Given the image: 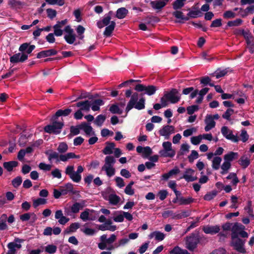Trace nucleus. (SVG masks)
I'll return each mask as SVG.
<instances>
[{
	"label": "nucleus",
	"instance_id": "nucleus-18",
	"mask_svg": "<svg viewBox=\"0 0 254 254\" xmlns=\"http://www.w3.org/2000/svg\"><path fill=\"white\" fill-rule=\"evenodd\" d=\"M104 198L109 201V203L112 205H116L118 204L121 200V198L114 193L109 194L108 195H104Z\"/></svg>",
	"mask_w": 254,
	"mask_h": 254
},
{
	"label": "nucleus",
	"instance_id": "nucleus-38",
	"mask_svg": "<svg viewBox=\"0 0 254 254\" xmlns=\"http://www.w3.org/2000/svg\"><path fill=\"white\" fill-rule=\"evenodd\" d=\"M117 237L115 234H112L110 238H107L106 235H103L100 237V240L101 241H105L106 244H111L113 243L116 240Z\"/></svg>",
	"mask_w": 254,
	"mask_h": 254
},
{
	"label": "nucleus",
	"instance_id": "nucleus-45",
	"mask_svg": "<svg viewBox=\"0 0 254 254\" xmlns=\"http://www.w3.org/2000/svg\"><path fill=\"white\" fill-rule=\"evenodd\" d=\"M157 90V88L154 85L145 86V93L149 96H151L153 95Z\"/></svg>",
	"mask_w": 254,
	"mask_h": 254
},
{
	"label": "nucleus",
	"instance_id": "nucleus-46",
	"mask_svg": "<svg viewBox=\"0 0 254 254\" xmlns=\"http://www.w3.org/2000/svg\"><path fill=\"white\" fill-rule=\"evenodd\" d=\"M194 199L191 197L185 198L183 197H180L179 199V205H187L192 203Z\"/></svg>",
	"mask_w": 254,
	"mask_h": 254
},
{
	"label": "nucleus",
	"instance_id": "nucleus-12",
	"mask_svg": "<svg viewBox=\"0 0 254 254\" xmlns=\"http://www.w3.org/2000/svg\"><path fill=\"white\" fill-rule=\"evenodd\" d=\"M28 59V56L24 53H18L10 58V62L13 64L23 63Z\"/></svg>",
	"mask_w": 254,
	"mask_h": 254
},
{
	"label": "nucleus",
	"instance_id": "nucleus-30",
	"mask_svg": "<svg viewBox=\"0 0 254 254\" xmlns=\"http://www.w3.org/2000/svg\"><path fill=\"white\" fill-rule=\"evenodd\" d=\"M77 107H80L81 110L89 111L91 106V103L88 100L79 102L76 103Z\"/></svg>",
	"mask_w": 254,
	"mask_h": 254
},
{
	"label": "nucleus",
	"instance_id": "nucleus-60",
	"mask_svg": "<svg viewBox=\"0 0 254 254\" xmlns=\"http://www.w3.org/2000/svg\"><path fill=\"white\" fill-rule=\"evenodd\" d=\"M234 113V110L231 108L228 109L225 112L224 114H223L222 117L227 120H230V117L231 115H232Z\"/></svg>",
	"mask_w": 254,
	"mask_h": 254
},
{
	"label": "nucleus",
	"instance_id": "nucleus-1",
	"mask_svg": "<svg viewBox=\"0 0 254 254\" xmlns=\"http://www.w3.org/2000/svg\"><path fill=\"white\" fill-rule=\"evenodd\" d=\"M132 91L130 90H127L125 93L127 97H130V100L128 102L126 108V111L128 113L133 108H135L137 110H142L145 108V99L140 98L137 102L138 99V94L135 92L132 95Z\"/></svg>",
	"mask_w": 254,
	"mask_h": 254
},
{
	"label": "nucleus",
	"instance_id": "nucleus-33",
	"mask_svg": "<svg viewBox=\"0 0 254 254\" xmlns=\"http://www.w3.org/2000/svg\"><path fill=\"white\" fill-rule=\"evenodd\" d=\"M115 22L112 21L110 23V24L106 27L104 32V35L106 37H110L115 29Z\"/></svg>",
	"mask_w": 254,
	"mask_h": 254
},
{
	"label": "nucleus",
	"instance_id": "nucleus-9",
	"mask_svg": "<svg viewBox=\"0 0 254 254\" xmlns=\"http://www.w3.org/2000/svg\"><path fill=\"white\" fill-rule=\"evenodd\" d=\"M232 245L236 251L242 254H245L246 252L244 248L245 241L238 238H232Z\"/></svg>",
	"mask_w": 254,
	"mask_h": 254
},
{
	"label": "nucleus",
	"instance_id": "nucleus-5",
	"mask_svg": "<svg viewBox=\"0 0 254 254\" xmlns=\"http://www.w3.org/2000/svg\"><path fill=\"white\" fill-rule=\"evenodd\" d=\"M64 126L63 122H54L52 124L45 127L44 130L49 133L59 134Z\"/></svg>",
	"mask_w": 254,
	"mask_h": 254
},
{
	"label": "nucleus",
	"instance_id": "nucleus-21",
	"mask_svg": "<svg viewBox=\"0 0 254 254\" xmlns=\"http://www.w3.org/2000/svg\"><path fill=\"white\" fill-rule=\"evenodd\" d=\"M202 230L206 234L214 235L218 233L220 231V226L218 225L206 226L203 228Z\"/></svg>",
	"mask_w": 254,
	"mask_h": 254
},
{
	"label": "nucleus",
	"instance_id": "nucleus-42",
	"mask_svg": "<svg viewBox=\"0 0 254 254\" xmlns=\"http://www.w3.org/2000/svg\"><path fill=\"white\" fill-rule=\"evenodd\" d=\"M222 161V159L220 157H215L212 160V167L214 170H218L220 168V165Z\"/></svg>",
	"mask_w": 254,
	"mask_h": 254
},
{
	"label": "nucleus",
	"instance_id": "nucleus-36",
	"mask_svg": "<svg viewBox=\"0 0 254 254\" xmlns=\"http://www.w3.org/2000/svg\"><path fill=\"white\" fill-rule=\"evenodd\" d=\"M128 12V10L125 7H121L117 10L116 16L119 19H123L126 16Z\"/></svg>",
	"mask_w": 254,
	"mask_h": 254
},
{
	"label": "nucleus",
	"instance_id": "nucleus-57",
	"mask_svg": "<svg viewBox=\"0 0 254 254\" xmlns=\"http://www.w3.org/2000/svg\"><path fill=\"white\" fill-rule=\"evenodd\" d=\"M173 15L178 19H180L183 20H188L189 17L185 16L183 12L180 11H176L173 12Z\"/></svg>",
	"mask_w": 254,
	"mask_h": 254
},
{
	"label": "nucleus",
	"instance_id": "nucleus-6",
	"mask_svg": "<svg viewBox=\"0 0 254 254\" xmlns=\"http://www.w3.org/2000/svg\"><path fill=\"white\" fill-rule=\"evenodd\" d=\"M199 242V240L198 236L193 234H191L190 236L186 238V248L190 251H193L196 248Z\"/></svg>",
	"mask_w": 254,
	"mask_h": 254
},
{
	"label": "nucleus",
	"instance_id": "nucleus-20",
	"mask_svg": "<svg viewBox=\"0 0 254 254\" xmlns=\"http://www.w3.org/2000/svg\"><path fill=\"white\" fill-rule=\"evenodd\" d=\"M55 217L58 220V222L62 225H64L69 221L68 218L64 216L62 210H58L56 211Z\"/></svg>",
	"mask_w": 254,
	"mask_h": 254
},
{
	"label": "nucleus",
	"instance_id": "nucleus-47",
	"mask_svg": "<svg viewBox=\"0 0 254 254\" xmlns=\"http://www.w3.org/2000/svg\"><path fill=\"white\" fill-rule=\"evenodd\" d=\"M46 154L48 155V159L49 161H51L53 159L57 160V161H59V156L58 153L55 151H48L47 152Z\"/></svg>",
	"mask_w": 254,
	"mask_h": 254
},
{
	"label": "nucleus",
	"instance_id": "nucleus-2",
	"mask_svg": "<svg viewBox=\"0 0 254 254\" xmlns=\"http://www.w3.org/2000/svg\"><path fill=\"white\" fill-rule=\"evenodd\" d=\"M84 168L82 166H78L76 171H74L73 165L67 166L65 170V173L68 175L69 178L75 183H79L81 180V174L83 172Z\"/></svg>",
	"mask_w": 254,
	"mask_h": 254
},
{
	"label": "nucleus",
	"instance_id": "nucleus-10",
	"mask_svg": "<svg viewBox=\"0 0 254 254\" xmlns=\"http://www.w3.org/2000/svg\"><path fill=\"white\" fill-rule=\"evenodd\" d=\"M175 132V127L173 126L166 125L162 127L159 131V134L164 136L165 138L168 139L172 134Z\"/></svg>",
	"mask_w": 254,
	"mask_h": 254
},
{
	"label": "nucleus",
	"instance_id": "nucleus-48",
	"mask_svg": "<svg viewBox=\"0 0 254 254\" xmlns=\"http://www.w3.org/2000/svg\"><path fill=\"white\" fill-rule=\"evenodd\" d=\"M47 203V199L43 198H38L33 201V206L34 208H36L40 205H43Z\"/></svg>",
	"mask_w": 254,
	"mask_h": 254
},
{
	"label": "nucleus",
	"instance_id": "nucleus-59",
	"mask_svg": "<svg viewBox=\"0 0 254 254\" xmlns=\"http://www.w3.org/2000/svg\"><path fill=\"white\" fill-rule=\"evenodd\" d=\"M242 22V20L239 18L233 21H230L228 22L227 25L229 27L238 26L239 25H241Z\"/></svg>",
	"mask_w": 254,
	"mask_h": 254
},
{
	"label": "nucleus",
	"instance_id": "nucleus-24",
	"mask_svg": "<svg viewBox=\"0 0 254 254\" xmlns=\"http://www.w3.org/2000/svg\"><path fill=\"white\" fill-rule=\"evenodd\" d=\"M116 160L112 156H107L105 159V164L102 166L101 170L106 168L114 167Z\"/></svg>",
	"mask_w": 254,
	"mask_h": 254
},
{
	"label": "nucleus",
	"instance_id": "nucleus-8",
	"mask_svg": "<svg viewBox=\"0 0 254 254\" xmlns=\"http://www.w3.org/2000/svg\"><path fill=\"white\" fill-rule=\"evenodd\" d=\"M221 131L223 135L227 139L230 140L234 142H237L239 140L238 136L234 135L232 130L229 129L227 127H222Z\"/></svg>",
	"mask_w": 254,
	"mask_h": 254
},
{
	"label": "nucleus",
	"instance_id": "nucleus-37",
	"mask_svg": "<svg viewBox=\"0 0 254 254\" xmlns=\"http://www.w3.org/2000/svg\"><path fill=\"white\" fill-rule=\"evenodd\" d=\"M18 162L15 161H11L9 162H6L3 163V167L7 171H11L13 168L16 167L18 165Z\"/></svg>",
	"mask_w": 254,
	"mask_h": 254
},
{
	"label": "nucleus",
	"instance_id": "nucleus-25",
	"mask_svg": "<svg viewBox=\"0 0 254 254\" xmlns=\"http://www.w3.org/2000/svg\"><path fill=\"white\" fill-rule=\"evenodd\" d=\"M8 250L6 254H16L17 250L21 248V245L14 242H10L7 245Z\"/></svg>",
	"mask_w": 254,
	"mask_h": 254
},
{
	"label": "nucleus",
	"instance_id": "nucleus-13",
	"mask_svg": "<svg viewBox=\"0 0 254 254\" xmlns=\"http://www.w3.org/2000/svg\"><path fill=\"white\" fill-rule=\"evenodd\" d=\"M178 91L176 89H173L170 92L165 94V97L172 103L178 102L180 97L177 95Z\"/></svg>",
	"mask_w": 254,
	"mask_h": 254
},
{
	"label": "nucleus",
	"instance_id": "nucleus-35",
	"mask_svg": "<svg viewBox=\"0 0 254 254\" xmlns=\"http://www.w3.org/2000/svg\"><path fill=\"white\" fill-rule=\"evenodd\" d=\"M104 104V102L101 99H97L91 103V107L93 111H97L100 110V107Z\"/></svg>",
	"mask_w": 254,
	"mask_h": 254
},
{
	"label": "nucleus",
	"instance_id": "nucleus-15",
	"mask_svg": "<svg viewBox=\"0 0 254 254\" xmlns=\"http://www.w3.org/2000/svg\"><path fill=\"white\" fill-rule=\"evenodd\" d=\"M243 229H245V226L240 223H236L233 225L231 228L232 238H238V236Z\"/></svg>",
	"mask_w": 254,
	"mask_h": 254
},
{
	"label": "nucleus",
	"instance_id": "nucleus-14",
	"mask_svg": "<svg viewBox=\"0 0 254 254\" xmlns=\"http://www.w3.org/2000/svg\"><path fill=\"white\" fill-rule=\"evenodd\" d=\"M169 0H155L150 2L151 6L155 10H161L169 2Z\"/></svg>",
	"mask_w": 254,
	"mask_h": 254
},
{
	"label": "nucleus",
	"instance_id": "nucleus-62",
	"mask_svg": "<svg viewBox=\"0 0 254 254\" xmlns=\"http://www.w3.org/2000/svg\"><path fill=\"white\" fill-rule=\"evenodd\" d=\"M116 185L120 188H122L125 186V182L123 178L120 177H116L115 179Z\"/></svg>",
	"mask_w": 254,
	"mask_h": 254
},
{
	"label": "nucleus",
	"instance_id": "nucleus-49",
	"mask_svg": "<svg viewBox=\"0 0 254 254\" xmlns=\"http://www.w3.org/2000/svg\"><path fill=\"white\" fill-rule=\"evenodd\" d=\"M250 163V160L246 156H242L239 160V164L244 168H247L249 165Z\"/></svg>",
	"mask_w": 254,
	"mask_h": 254
},
{
	"label": "nucleus",
	"instance_id": "nucleus-39",
	"mask_svg": "<svg viewBox=\"0 0 254 254\" xmlns=\"http://www.w3.org/2000/svg\"><path fill=\"white\" fill-rule=\"evenodd\" d=\"M7 220V215L5 214H3L0 217V230H5L7 228V226L6 223Z\"/></svg>",
	"mask_w": 254,
	"mask_h": 254
},
{
	"label": "nucleus",
	"instance_id": "nucleus-27",
	"mask_svg": "<svg viewBox=\"0 0 254 254\" xmlns=\"http://www.w3.org/2000/svg\"><path fill=\"white\" fill-rule=\"evenodd\" d=\"M35 48V46L34 45H29V44L27 43L22 44L19 48V51L23 53V52L26 51V54L28 55L30 54L33 50Z\"/></svg>",
	"mask_w": 254,
	"mask_h": 254
},
{
	"label": "nucleus",
	"instance_id": "nucleus-32",
	"mask_svg": "<svg viewBox=\"0 0 254 254\" xmlns=\"http://www.w3.org/2000/svg\"><path fill=\"white\" fill-rule=\"evenodd\" d=\"M115 144L113 142H106V146L103 150V153L105 155H109L113 153V150L114 149Z\"/></svg>",
	"mask_w": 254,
	"mask_h": 254
},
{
	"label": "nucleus",
	"instance_id": "nucleus-29",
	"mask_svg": "<svg viewBox=\"0 0 254 254\" xmlns=\"http://www.w3.org/2000/svg\"><path fill=\"white\" fill-rule=\"evenodd\" d=\"M79 155H76L74 153L69 152L65 154H61L59 156V161L66 162L70 159L79 158Z\"/></svg>",
	"mask_w": 254,
	"mask_h": 254
},
{
	"label": "nucleus",
	"instance_id": "nucleus-19",
	"mask_svg": "<svg viewBox=\"0 0 254 254\" xmlns=\"http://www.w3.org/2000/svg\"><path fill=\"white\" fill-rule=\"evenodd\" d=\"M206 126L204 127V129L206 131H208L210 129L214 128L215 126V122L213 120L212 115H207L204 120Z\"/></svg>",
	"mask_w": 254,
	"mask_h": 254
},
{
	"label": "nucleus",
	"instance_id": "nucleus-16",
	"mask_svg": "<svg viewBox=\"0 0 254 254\" xmlns=\"http://www.w3.org/2000/svg\"><path fill=\"white\" fill-rule=\"evenodd\" d=\"M194 171L190 168L187 169L184 175L181 179H184L187 182H193L197 179L196 176L194 175Z\"/></svg>",
	"mask_w": 254,
	"mask_h": 254
},
{
	"label": "nucleus",
	"instance_id": "nucleus-40",
	"mask_svg": "<svg viewBox=\"0 0 254 254\" xmlns=\"http://www.w3.org/2000/svg\"><path fill=\"white\" fill-rule=\"evenodd\" d=\"M170 254H190L187 250H183L178 246L175 247L170 251Z\"/></svg>",
	"mask_w": 254,
	"mask_h": 254
},
{
	"label": "nucleus",
	"instance_id": "nucleus-55",
	"mask_svg": "<svg viewBox=\"0 0 254 254\" xmlns=\"http://www.w3.org/2000/svg\"><path fill=\"white\" fill-rule=\"evenodd\" d=\"M186 0H176L173 4V7L174 9L181 8L184 5Z\"/></svg>",
	"mask_w": 254,
	"mask_h": 254
},
{
	"label": "nucleus",
	"instance_id": "nucleus-4",
	"mask_svg": "<svg viewBox=\"0 0 254 254\" xmlns=\"http://www.w3.org/2000/svg\"><path fill=\"white\" fill-rule=\"evenodd\" d=\"M163 149L159 151V154L163 157H173L176 154L172 148V143L169 141H165L162 143Z\"/></svg>",
	"mask_w": 254,
	"mask_h": 254
},
{
	"label": "nucleus",
	"instance_id": "nucleus-34",
	"mask_svg": "<svg viewBox=\"0 0 254 254\" xmlns=\"http://www.w3.org/2000/svg\"><path fill=\"white\" fill-rule=\"evenodd\" d=\"M238 158V153L234 152H230L229 153L225 154L224 156V161L230 163L234 160L237 159Z\"/></svg>",
	"mask_w": 254,
	"mask_h": 254
},
{
	"label": "nucleus",
	"instance_id": "nucleus-28",
	"mask_svg": "<svg viewBox=\"0 0 254 254\" xmlns=\"http://www.w3.org/2000/svg\"><path fill=\"white\" fill-rule=\"evenodd\" d=\"M80 128L88 136H91L95 134V132L93 130L92 127L85 123H82L80 125Z\"/></svg>",
	"mask_w": 254,
	"mask_h": 254
},
{
	"label": "nucleus",
	"instance_id": "nucleus-26",
	"mask_svg": "<svg viewBox=\"0 0 254 254\" xmlns=\"http://www.w3.org/2000/svg\"><path fill=\"white\" fill-rule=\"evenodd\" d=\"M57 54V51L54 49H50L41 51L37 54V58L40 59L51 56L55 55Z\"/></svg>",
	"mask_w": 254,
	"mask_h": 254
},
{
	"label": "nucleus",
	"instance_id": "nucleus-56",
	"mask_svg": "<svg viewBox=\"0 0 254 254\" xmlns=\"http://www.w3.org/2000/svg\"><path fill=\"white\" fill-rule=\"evenodd\" d=\"M76 30L78 34V38L80 40H82L84 38L83 33L85 32V29L82 26L78 25Z\"/></svg>",
	"mask_w": 254,
	"mask_h": 254
},
{
	"label": "nucleus",
	"instance_id": "nucleus-52",
	"mask_svg": "<svg viewBox=\"0 0 254 254\" xmlns=\"http://www.w3.org/2000/svg\"><path fill=\"white\" fill-rule=\"evenodd\" d=\"M57 248L54 245H48L45 247V251L50 254H54L57 251Z\"/></svg>",
	"mask_w": 254,
	"mask_h": 254
},
{
	"label": "nucleus",
	"instance_id": "nucleus-22",
	"mask_svg": "<svg viewBox=\"0 0 254 254\" xmlns=\"http://www.w3.org/2000/svg\"><path fill=\"white\" fill-rule=\"evenodd\" d=\"M111 13L112 12H109L108 14L104 16L102 20L97 22V25L99 28H102L105 26H107L108 24H110L111 22Z\"/></svg>",
	"mask_w": 254,
	"mask_h": 254
},
{
	"label": "nucleus",
	"instance_id": "nucleus-7",
	"mask_svg": "<svg viewBox=\"0 0 254 254\" xmlns=\"http://www.w3.org/2000/svg\"><path fill=\"white\" fill-rule=\"evenodd\" d=\"M64 31L65 33L64 39L65 41L69 44H73L76 40V35L74 33V30L69 25L66 26Z\"/></svg>",
	"mask_w": 254,
	"mask_h": 254
},
{
	"label": "nucleus",
	"instance_id": "nucleus-53",
	"mask_svg": "<svg viewBox=\"0 0 254 254\" xmlns=\"http://www.w3.org/2000/svg\"><path fill=\"white\" fill-rule=\"evenodd\" d=\"M109 110L113 114H121L123 113L122 110L120 109L119 106L117 104L112 105L110 107Z\"/></svg>",
	"mask_w": 254,
	"mask_h": 254
},
{
	"label": "nucleus",
	"instance_id": "nucleus-64",
	"mask_svg": "<svg viewBox=\"0 0 254 254\" xmlns=\"http://www.w3.org/2000/svg\"><path fill=\"white\" fill-rule=\"evenodd\" d=\"M80 125L79 126H71L70 128V133L73 135H77L80 132Z\"/></svg>",
	"mask_w": 254,
	"mask_h": 254
},
{
	"label": "nucleus",
	"instance_id": "nucleus-51",
	"mask_svg": "<svg viewBox=\"0 0 254 254\" xmlns=\"http://www.w3.org/2000/svg\"><path fill=\"white\" fill-rule=\"evenodd\" d=\"M46 3L50 5H58L63 6L64 5V0H45Z\"/></svg>",
	"mask_w": 254,
	"mask_h": 254
},
{
	"label": "nucleus",
	"instance_id": "nucleus-58",
	"mask_svg": "<svg viewBox=\"0 0 254 254\" xmlns=\"http://www.w3.org/2000/svg\"><path fill=\"white\" fill-rule=\"evenodd\" d=\"M201 134L198 136H192L190 138L191 143L195 145H198L202 140Z\"/></svg>",
	"mask_w": 254,
	"mask_h": 254
},
{
	"label": "nucleus",
	"instance_id": "nucleus-63",
	"mask_svg": "<svg viewBox=\"0 0 254 254\" xmlns=\"http://www.w3.org/2000/svg\"><path fill=\"white\" fill-rule=\"evenodd\" d=\"M190 146L187 143H183L181 145L180 148V153L184 155L189 151Z\"/></svg>",
	"mask_w": 254,
	"mask_h": 254
},
{
	"label": "nucleus",
	"instance_id": "nucleus-61",
	"mask_svg": "<svg viewBox=\"0 0 254 254\" xmlns=\"http://www.w3.org/2000/svg\"><path fill=\"white\" fill-rule=\"evenodd\" d=\"M46 12L48 17L51 19H53L54 18H55L56 16L57 13L56 10L52 8H48L46 10Z\"/></svg>",
	"mask_w": 254,
	"mask_h": 254
},
{
	"label": "nucleus",
	"instance_id": "nucleus-41",
	"mask_svg": "<svg viewBox=\"0 0 254 254\" xmlns=\"http://www.w3.org/2000/svg\"><path fill=\"white\" fill-rule=\"evenodd\" d=\"M99 230L101 231L109 230L112 232L115 231L117 227L115 225H108L107 224H103L99 226Z\"/></svg>",
	"mask_w": 254,
	"mask_h": 254
},
{
	"label": "nucleus",
	"instance_id": "nucleus-11",
	"mask_svg": "<svg viewBox=\"0 0 254 254\" xmlns=\"http://www.w3.org/2000/svg\"><path fill=\"white\" fill-rule=\"evenodd\" d=\"M95 212L93 209L86 208L83 211L81 212L79 218L84 222L87 221H93L96 219L93 213Z\"/></svg>",
	"mask_w": 254,
	"mask_h": 254
},
{
	"label": "nucleus",
	"instance_id": "nucleus-17",
	"mask_svg": "<svg viewBox=\"0 0 254 254\" xmlns=\"http://www.w3.org/2000/svg\"><path fill=\"white\" fill-rule=\"evenodd\" d=\"M240 33L244 37L248 45L254 46V37L249 30H240Z\"/></svg>",
	"mask_w": 254,
	"mask_h": 254
},
{
	"label": "nucleus",
	"instance_id": "nucleus-43",
	"mask_svg": "<svg viewBox=\"0 0 254 254\" xmlns=\"http://www.w3.org/2000/svg\"><path fill=\"white\" fill-rule=\"evenodd\" d=\"M231 166V163L224 161V162L223 163L222 165L221 166V171L220 173L222 175L227 174L229 170L230 169Z\"/></svg>",
	"mask_w": 254,
	"mask_h": 254
},
{
	"label": "nucleus",
	"instance_id": "nucleus-50",
	"mask_svg": "<svg viewBox=\"0 0 254 254\" xmlns=\"http://www.w3.org/2000/svg\"><path fill=\"white\" fill-rule=\"evenodd\" d=\"M106 120V117L104 115H99L96 118L94 121L95 124L99 127H101Z\"/></svg>",
	"mask_w": 254,
	"mask_h": 254
},
{
	"label": "nucleus",
	"instance_id": "nucleus-23",
	"mask_svg": "<svg viewBox=\"0 0 254 254\" xmlns=\"http://www.w3.org/2000/svg\"><path fill=\"white\" fill-rule=\"evenodd\" d=\"M19 218L23 222L31 219L32 222H34L37 220V217L34 213H25L20 215Z\"/></svg>",
	"mask_w": 254,
	"mask_h": 254
},
{
	"label": "nucleus",
	"instance_id": "nucleus-31",
	"mask_svg": "<svg viewBox=\"0 0 254 254\" xmlns=\"http://www.w3.org/2000/svg\"><path fill=\"white\" fill-rule=\"evenodd\" d=\"M165 234L160 231H154L150 233L149 235V238L150 239H152L154 237L155 240L159 241L163 240L165 238Z\"/></svg>",
	"mask_w": 254,
	"mask_h": 254
},
{
	"label": "nucleus",
	"instance_id": "nucleus-54",
	"mask_svg": "<svg viewBox=\"0 0 254 254\" xmlns=\"http://www.w3.org/2000/svg\"><path fill=\"white\" fill-rule=\"evenodd\" d=\"M68 149V146L65 142H61L59 144L57 150L60 153H64L66 152Z\"/></svg>",
	"mask_w": 254,
	"mask_h": 254
},
{
	"label": "nucleus",
	"instance_id": "nucleus-44",
	"mask_svg": "<svg viewBox=\"0 0 254 254\" xmlns=\"http://www.w3.org/2000/svg\"><path fill=\"white\" fill-rule=\"evenodd\" d=\"M8 4L13 8H20L23 5V3L17 0H9Z\"/></svg>",
	"mask_w": 254,
	"mask_h": 254
},
{
	"label": "nucleus",
	"instance_id": "nucleus-3",
	"mask_svg": "<svg viewBox=\"0 0 254 254\" xmlns=\"http://www.w3.org/2000/svg\"><path fill=\"white\" fill-rule=\"evenodd\" d=\"M87 206V200H81L79 202H74L70 208H64L65 214L67 215H71L72 214L78 213L80 210Z\"/></svg>",
	"mask_w": 254,
	"mask_h": 254
}]
</instances>
